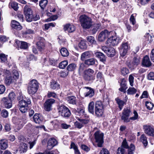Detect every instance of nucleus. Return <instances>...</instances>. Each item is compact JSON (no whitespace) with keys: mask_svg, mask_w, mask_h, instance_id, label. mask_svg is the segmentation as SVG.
Masks as SVG:
<instances>
[{"mask_svg":"<svg viewBox=\"0 0 154 154\" xmlns=\"http://www.w3.org/2000/svg\"><path fill=\"white\" fill-rule=\"evenodd\" d=\"M4 82L7 85H9L18 79L19 74L18 72L16 70H14L12 72L9 70H6L5 72Z\"/></svg>","mask_w":154,"mask_h":154,"instance_id":"nucleus-1","label":"nucleus"},{"mask_svg":"<svg viewBox=\"0 0 154 154\" xmlns=\"http://www.w3.org/2000/svg\"><path fill=\"white\" fill-rule=\"evenodd\" d=\"M79 20L82 27L85 29H89L92 25V19L85 15H81Z\"/></svg>","mask_w":154,"mask_h":154,"instance_id":"nucleus-2","label":"nucleus"},{"mask_svg":"<svg viewBox=\"0 0 154 154\" xmlns=\"http://www.w3.org/2000/svg\"><path fill=\"white\" fill-rule=\"evenodd\" d=\"M31 101L30 99L25 98L19 101V109L22 113H25L29 109L28 105L30 104Z\"/></svg>","mask_w":154,"mask_h":154,"instance_id":"nucleus-3","label":"nucleus"},{"mask_svg":"<svg viewBox=\"0 0 154 154\" xmlns=\"http://www.w3.org/2000/svg\"><path fill=\"white\" fill-rule=\"evenodd\" d=\"M38 87V84L35 80H33L30 82L28 87V91L30 94H33L37 91Z\"/></svg>","mask_w":154,"mask_h":154,"instance_id":"nucleus-4","label":"nucleus"},{"mask_svg":"<svg viewBox=\"0 0 154 154\" xmlns=\"http://www.w3.org/2000/svg\"><path fill=\"white\" fill-rule=\"evenodd\" d=\"M140 58L138 56H135L131 61L128 60L126 65L131 69H133L140 63Z\"/></svg>","mask_w":154,"mask_h":154,"instance_id":"nucleus-5","label":"nucleus"},{"mask_svg":"<svg viewBox=\"0 0 154 154\" xmlns=\"http://www.w3.org/2000/svg\"><path fill=\"white\" fill-rule=\"evenodd\" d=\"M103 106L102 102L100 101L96 102L95 105V112L97 117L102 116L103 113Z\"/></svg>","mask_w":154,"mask_h":154,"instance_id":"nucleus-6","label":"nucleus"},{"mask_svg":"<svg viewBox=\"0 0 154 154\" xmlns=\"http://www.w3.org/2000/svg\"><path fill=\"white\" fill-rule=\"evenodd\" d=\"M58 112L60 115L65 117H69L71 115V112L69 109L63 105H61L58 108Z\"/></svg>","mask_w":154,"mask_h":154,"instance_id":"nucleus-7","label":"nucleus"},{"mask_svg":"<svg viewBox=\"0 0 154 154\" xmlns=\"http://www.w3.org/2000/svg\"><path fill=\"white\" fill-rule=\"evenodd\" d=\"M113 32L109 31L107 29L103 30L98 35V40L100 42L104 41L106 38L110 37L113 34Z\"/></svg>","mask_w":154,"mask_h":154,"instance_id":"nucleus-8","label":"nucleus"},{"mask_svg":"<svg viewBox=\"0 0 154 154\" xmlns=\"http://www.w3.org/2000/svg\"><path fill=\"white\" fill-rule=\"evenodd\" d=\"M94 136L96 141L98 143V146L102 147L103 143V134L99 131H97L94 134Z\"/></svg>","mask_w":154,"mask_h":154,"instance_id":"nucleus-9","label":"nucleus"},{"mask_svg":"<svg viewBox=\"0 0 154 154\" xmlns=\"http://www.w3.org/2000/svg\"><path fill=\"white\" fill-rule=\"evenodd\" d=\"M119 39L116 36H113L112 35L109 38L107 41V43L112 46L117 45L119 43Z\"/></svg>","mask_w":154,"mask_h":154,"instance_id":"nucleus-10","label":"nucleus"},{"mask_svg":"<svg viewBox=\"0 0 154 154\" xmlns=\"http://www.w3.org/2000/svg\"><path fill=\"white\" fill-rule=\"evenodd\" d=\"M55 100L52 99H48L44 103L45 109L48 111L51 110L52 105L54 103Z\"/></svg>","mask_w":154,"mask_h":154,"instance_id":"nucleus-11","label":"nucleus"},{"mask_svg":"<svg viewBox=\"0 0 154 154\" xmlns=\"http://www.w3.org/2000/svg\"><path fill=\"white\" fill-rule=\"evenodd\" d=\"M143 129L146 134L150 136H154V129L152 127L149 125H144Z\"/></svg>","mask_w":154,"mask_h":154,"instance_id":"nucleus-12","label":"nucleus"},{"mask_svg":"<svg viewBox=\"0 0 154 154\" xmlns=\"http://www.w3.org/2000/svg\"><path fill=\"white\" fill-rule=\"evenodd\" d=\"M128 48V43H123L120 47V54L122 56H124L127 54Z\"/></svg>","mask_w":154,"mask_h":154,"instance_id":"nucleus-13","label":"nucleus"},{"mask_svg":"<svg viewBox=\"0 0 154 154\" xmlns=\"http://www.w3.org/2000/svg\"><path fill=\"white\" fill-rule=\"evenodd\" d=\"M1 102V104L4 105L5 108H10L12 106V101L8 100L6 97L2 98Z\"/></svg>","mask_w":154,"mask_h":154,"instance_id":"nucleus-14","label":"nucleus"},{"mask_svg":"<svg viewBox=\"0 0 154 154\" xmlns=\"http://www.w3.org/2000/svg\"><path fill=\"white\" fill-rule=\"evenodd\" d=\"M83 90L86 92L85 94V97H91L94 95V90L89 87H85L83 88Z\"/></svg>","mask_w":154,"mask_h":154,"instance_id":"nucleus-15","label":"nucleus"},{"mask_svg":"<svg viewBox=\"0 0 154 154\" xmlns=\"http://www.w3.org/2000/svg\"><path fill=\"white\" fill-rule=\"evenodd\" d=\"M38 39L39 41L37 42V45L38 50L42 51L45 48V39L42 37L39 38Z\"/></svg>","mask_w":154,"mask_h":154,"instance_id":"nucleus-16","label":"nucleus"},{"mask_svg":"<svg viewBox=\"0 0 154 154\" xmlns=\"http://www.w3.org/2000/svg\"><path fill=\"white\" fill-rule=\"evenodd\" d=\"M57 143V141L54 138L50 139L48 142L47 148L49 149H52Z\"/></svg>","mask_w":154,"mask_h":154,"instance_id":"nucleus-17","label":"nucleus"},{"mask_svg":"<svg viewBox=\"0 0 154 154\" xmlns=\"http://www.w3.org/2000/svg\"><path fill=\"white\" fill-rule=\"evenodd\" d=\"M33 121L37 124H40L42 122L43 120L42 117L39 114H36L33 117Z\"/></svg>","mask_w":154,"mask_h":154,"instance_id":"nucleus-18","label":"nucleus"},{"mask_svg":"<svg viewBox=\"0 0 154 154\" xmlns=\"http://www.w3.org/2000/svg\"><path fill=\"white\" fill-rule=\"evenodd\" d=\"M64 29L65 31H67L69 32H72L75 30V27L72 25L68 24L65 25Z\"/></svg>","mask_w":154,"mask_h":154,"instance_id":"nucleus-19","label":"nucleus"},{"mask_svg":"<svg viewBox=\"0 0 154 154\" xmlns=\"http://www.w3.org/2000/svg\"><path fill=\"white\" fill-rule=\"evenodd\" d=\"M8 146V142L7 139H2L0 140V148L2 149H5Z\"/></svg>","mask_w":154,"mask_h":154,"instance_id":"nucleus-20","label":"nucleus"},{"mask_svg":"<svg viewBox=\"0 0 154 154\" xmlns=\"http://www.w3.org/2000/svg\"><path fill=\"white\" fill-rule=\"evenodd\" d=\"M11 26L13 28L18 30H20L22 28V27L20 23L14 20L12 21L11 22Z\"/></svg>","mask_w":154,"mask_h":154,"instance_id":"nucleus-21","label":"nucleus"},{"mask_svg":"<svg viewBox=\"0 0 154 154\" xmlns=\"http://www.w3.org/2000/svg\"><path fill=\"white\" fill-rule=\"evenodd\" d=\"M92 55V53L91 51H87L83 53L81 56V59L84 60L85 59L88 58Z\"/></svg>","mask_w":154,"mask_h":154,"instance_id":"nucleus-22","label":"nucleus"},{"mask_svg":"<svg viewBox=\"0 0 154 154\" xmlns=\"http://www.w3.org/2000/svg\"><path fill=\"white\" fill-rule=\"evenodd\" d=\"M143 65L146 67H149L151 65V63L149 60V57L146 56L144 57L142 62Z\"/></svg>","mask_w":154,"mask_h":154,"instance_id":"nucleus-23","label":"nucleus"},{"mask_svg":"<svg viewBox=\"0 0 154 154\" xmlns=\"http://www.w3.org/2000/svg\"><path fill=\"white\" fill-rule=\"evenodd\" d=\"M121 87L119 89L120 91L123 92L124 93L126 92V90L127 87L126 86L125 81L124 79H122L121 83Z\"/></svg>","mask_w":154,"mask_h":154,"instance_id":"nucleus-24","label":"nucleus"},{"mask_svg":"<svg viewBox=\"0 0 154 154\" xmlns=\"http://www.w3.org/2000/svg\"><path fill=\"white\" fill-rule=\"evenodd\" d=\"M15 42L18 46H19L20 45V48L26 49L27 48V44L26 42H21L19 40H16Z\"/></svg>","mask_w":154,"mask_h":154,"instance_id":"nucleus-25","label":"nucleus"},{"mask_svg":"<svg viewBox=\"0 0 154 154\" xmlns=\"http://www.w3.org/2000/svg\"><path fill=\"white\" fill-rule=\"evenodd\" d=\"M95 55L96 57L99 58L101 61L103 62L106 60V57L105 55L100 52H97L95 53Z\"/></svg>","mask_w":154,"mask_h":154,"instance_id":"nucleus-26","label":"nucleus"},{"mask_svg":"<svg viewBox=\"0 0 154 154\" xmlns=\"http://www.w3.org/2000/svg\"><path fill=\"white\" fill-rule=\"evenodd\" d=\"M76 97L74 96L67 97L66 98V100L69 103L72 104L76 103Z\"/></svg>","mask_w":154,"mask_h":154,"instance_id":"nucleus-27","label":"nucleus"},{"mask_svg":"<svg viewBox=\"0 0 154 154\" xmlns=\"http://www.w3.org/2000/svg\"><path fill=\"white\" fill-rule=\"evenodd\" d=\"M50 86L52 89H57L59 88V85L56 81L52 80L50 83Z\"/></svg>","mask_w":154,"mask_h":154,"instance_id":"nucleus-28","label":"nucleus"},{"mask_svg":"<svg viewBox=\"0 0 154 154\" xmlns=\"http://www.w3.org/2000/svg\"><path fill=\"white\" fill-rule=\"evenodd\" d=\"M115 100L116 101L117 103L119 105V107L121 110L124 106V104H126L125 102L120 99L118 98H117L115 99Z\"/></svg>","mask_w":154,"mask_h":154,"instance_id":"nucleus-29","label":"nucleus"},{"mask_svg":"<svg viewBox=\"0 0 154 154\" xmlns=\"http://www.w3.org/2000/svg\"><path fill=\"white\" fill-rule=\"evenodd\" d=\"M88 112L92 114L94 113V103L92 101L88 105Z\"/></svg>","mask_w":154,"mask_h":154,"instance_id":"nucleus-30","label":"nucleus"},{"mask_svg":"<svg viewBox=\"0 0 154 154\" xmlns=\"http://www.w3.org/2000/svg\"><path fill=\"white\" fill-rule=\"evenodd\" d=\"M97 60L94 58H91L86 60L85 61V64L88 65H93L95 63V62Z\"/></svg>","mask_w":154,"mask_h":154,"instance_id":"nucleus-31","label":"nucleus"},{"mask_svg":"<svg viewBox=\"0 0 154 154\" xmlns=\"http://www.w3.org/2000/svg\"><path fill=\"white\" fill-rule=\"evenodd\" d=\"M106 54L109 57H113L116 54V51L115 49L113 48H109L108 49Z\"/></svg>","mask_w":154,"mask_h":154,"instance_id":"nucleus-32","label":"nucleus"},{"mask_svg":"<svg viewBox=\"0 0 154 154\" xmlns=\"http://www.w3.org/2000/svg\"><path fill=\"white\" fill-rule=\"evenodd\" d=\"M70 149L73 148L74 150L75 154H81V153L78 149L77 146L73 142H72L70 145Z\"/></svg>","mask_w":154,"mask_h":154,"instance_id":"nucleus-33","label":"nucleus"},{"mask_svg":"<svg viewBox=\"0 0 154 154\" xmlns=\"http://www.w3.org/2000/svg\"><path fill=\"white\" fill-rule=\"evenodd\" d=\"M140 141L144 145V146H146L147 145L148 142L147 140V137L146 136L143 134L140 137Z\"/></svg>","mask_w":154,"mask_h":154,"instance_id":"nucleus-34","label":"nucleus"},{"mask_svg":"<svg viewBox=\"0 0 154 154\" xmlns=\"http://www.w3.org/2000/svg\"><path fill=\"white\" fill-rule=\"evenodd\" d=\"M60 53L62 56L67 57L69 55V53L67 49L64 48H62L60 51Z\"/></svg>","mask_w":154,"mask_h":154,"instance_id":"nucleus-35","label":"nucleus"},{"mask_svg":"<svg viewBox=\"0 0 154 154\" xmlns=\"http://www.w3.org/2000/svg\"><path fill=\"white\" fill-rule=\"evenodd\" d=\"M24 12L25 15H28L29 14H32V10L27 5L25 6L24 8Z\"/></svg>","mask_w":154,"mask_h":154,"instance_id":"nucleus-36","label":"nucleus"},{"mask_svg":"<svg viewBox=\"0 0 154 154\" xmlns=\"http://www.w3.org/2000/svg\"><path fill=\"white\" fill-rule=\"evenodd\" d=\"M135 149V147L134 145L132 143H131L130 145V147L128 149L127 154H134Z\"/></svg>","mask_w":154,"mask_h":154,"instance_id":"nucleus-37","label":"nucleus"},{"mask_svg":"<svg viewBox=\"0 0 154 154\" xmlns=\"http://www.w3.org/2000/svg\"><path fill=\"white\" fill-rule=\"evenodd\" d=\"M84 78L85 80L88 81H92L94 79L93 75H89L85 74H84Z\"/></svg>","mask_w":154,"mask_h":154,"instance_id":"nucleus-38","label":"nucleus"},{"mask_svg":"<svg viewBox=\"0 0 154 154\" xmlns=\"http://www.w3.org/2000/svg\"><path fill=\"white\" fill-rule=\"evenodd\" d=\"M47 3V0H42L40 2L39 5L41 8L43 10L46 7Z\"/></svg>","mask_w":154,"mask_h":154,"instance_id":"nucleus-39","label":"nucleus"},{"mask_svg":"<svg viewBox=\"0 0 154 154\" xmlns=\"http://www.w3.org/2000/svg\"><path fill=\"white\" fill-rule=\"evenodd\" d=\"M87 38L88 41L91 44H95L96 43V42L95 40L94 37L92 36H89Z\"/></svg>","mask_w":154,"mask_h":154,"instance_id":"nucleus-40","label":"nucleus"},{"mask_svg":"<svg viewBox=\"0 0 154 154\" xmlns=\"http://www.w3.org/2000/svg\"><path fill=\"white\" fill-rule=\"evenodd\" d=\"M129 117L128 116L125 115V114L122 113L121 119L124 122H128L130 121V119H129Z\"/></svg>","mask_w":154,"mask_h":154,"instance_id":"nucleus-41","label":"nucleus"},{"mask_svg":"<svg viewBox=\"0 0 154 154\" xmlns=\"http://www.w3.org/2000/svg\"><path fill=\"white\" fill-rule=\"evenodd\" d=\"M79 48L82 49H86L87 48L85 42L83 40H82L79 43Z\"/></svg>","mask_w":154,"mask_h":154,"instance_id":"nucleus-42","label":"nucleus"},{"mask_svg":"<svg viewBox=\"0 0 154 154\" xmlns=\"http://www.w3.org/2000/svg\"><path fill=\"white\" fill-rule=\"evenodd\" d=\"M100 26V23H97L94 25V27L92 30V33L95 34L98 30Z\"/></svg>","mask_w":154,"mask_h":154,"instance_id":"nucleus-43","label":"nucleus"},{"mask_svg":"<svg viewBox=\"0 0 154 154\" xmlns=\"http://www.w3.org/2000/svg\"><path fill=\"white\" fill-rule=\"evenodd\" d=\"M68 61L67 60H64L60 63L59 65V67L61 69L64 68L68 64Z\"/></svg>","mask_w":154,"mask_h":154,"instance_id":"nucleus-44","label":"nucleus"},{"mask_svg":"<svg viewBox=\"0 0 154 154\" xmlns=\"http://www.w3.org/2000/svg\"><path fill=\"white\" fill-rule=\"evenodd\" d=\"M76 67V65L74 63H71L67 67V69L69 71H72L74 70Z\"/></svg>","mask_w":154,"mask_h":154,"instance_id":"nucleus-45","label":"nucleus"},{"mask_svg":"<svg viewBox=\"0 0 154 154\" xmlns=\"http://www.w3.org/2000/svg\"><path fill=\"white\" fill-rule=\"evenodd\" d=\"M9 5L15 11H17L18 9L17 3L16 2H12L10 3Z\"/></svg>","mask_w":154,"mask_h":154,"instance_id":"nucleus-46","label":"nucleus"},{"mask_svg":"<svg viewBox=\"0 0 154 154\" xmlns=\"http://www.w3.org/2000/svg\"><path fill=\"white\" fill-rule=\"evenodd\" d=\"M137 91L134 88H129L127 90V93L129 94H134Z\"/></svg>","mask_w":154,"mask_h":154,"instance_id":"nucleus-47","label":"nucleus"},{"mask_svg":"<svg viewBox=\"0 0 154 154\" xmlns=\"http://www.w3.org/2000/svg\"><path fill=\"white\" fill-rule=\"evenodd\" d=\"M26 20L28 22H31L33 19V16L32 14H29L28 15H25Z\"/></svg>","mask_w":154,"mask_h":154,"instance_id":"nucleus-48","label":"nucleus"},{"mask_svg":"<svg viewBox=\"0 0 154 154\" xmlns=\"http://www.w3.org/2000/svg\"><path fill=\"white\" fill-rule=\"evenodd\" d=\"M121 72L123 75H125L129 73V71L127 68L123 67L121 69Z\"/></svg>","mask_w":154,"mask_h":154,"instance_id":"nucleus-49","label":"nucleus"},{"mask_svg":"<svg viewBox=\"0 0 154 154\" xmlns=\"http://www.w3.org/2000/svg\"><path fill=\"white\" fill-rule=\"evenodd\" d=\"M131 112L130 109L128 108H126L124 109L122 113L129 116Z\"/></svg>","mask_w":154,"mask_h":154,"instance_id":"nucleus-50","label":"nucleus"},{"mask_svg":"<svg viewBox=\"0 0 154 154\" xmlns=\"http://www.w3.org/2000/svg\"><path fill=\"white\" fill-rule=\"evenodd\" d=\"M16 95L13 92H11L9 94L8 97L9 100L12 101L15 98Z\"/></svg>","mask_w":154,"mask_h":154,"instance_id":"nucleus-51","label":"nucleus"},{"mask_svg":"<svg viewBox=\"0 0 154 154\" xmlns=\"http://www.w3.org/2000/svg\"><path fill=\"white\" fill-rule=\"evenodd\" d=\"M146 106L147 108L149 110H152L154 106V104L150 102H146Z\"/></svg>","mask_w":154,"mask_h":154,"instance_id":"nucleus-52","label":"nucleus"},{"mask_svg":"<svg viewBox=\"0 0 154 154\" xmlns=\"http://www.w3.org/2000/svg\"><path fill=\"white\" fill-rule=\"evenodd\" d=\"M125 150L122 147H119L117 150V154H124L125 152Z\"/></svg>","mask_w":154,"mask_h":154,"instance_id":"nucleus-53","label":"nucleus"},{"mask_svg":"<svg viewBox=\"0 0 154 154\" xmlns=\"http://www.w3.org/2000/svg\"><path fill=\"white\" fill-rule=\"evenodd\" d=\"M7 55H6L4 54H0V59L2 62H5L7 60Z\"/></svg>","mask_w":154,"mask_h":154,"instance_id":"nucleus-54","label":"nucleus"},{"mask_svg":"<svg viewBox=\"0 0 154 154\" xmlns=\"http://www.w3.org/2000/svg\"><path fill=\"white\" fill-rule=\"evenodd\" d=\"M94 73V70L91 69H88L85 70L84 72V74L89 75H93V74Z\"/></svg>","mask_w":154,"mask_h":154,"instance_id":"nucleus-55","label":"nucleus"},{"mask_svg":"<svg viewBox=\"0 0 154 154\" xmlns=\"http://www.w3.org/2000/svg\"><path fill=\"white\" fill-rule=\"evenodd\" d=\"M121 147H122L123 148H125L128 149L130 146H129L128 145L126 139H125L123 140V142H122V146Z\"/></svg>","mask_w":154,"mask_h":154,"instance_id":"nucleus-56","label":"nucleus"},{"mask_svg":"<svg viewBox=\"0 0 154 154\" xmlns=\"http://www.w3.org/2000/svg\"><path fill=\"white\" fill-rule=\"evenodd\" d=\"M74 111H75V112L76 114L77 113L81 114H84L85 111L84 109L81 108H78L76 110H74Z\"/></svg>","mask_w":154,"mask_h":154,"instance_id":"nucleus-57","label":"nucleus"},{"mask_svg":"<svg viewBox=\"0 0 154 154\" xmlns=\"http://www.w3.org/2000/svg\"><path fill=\"white\" fill-rule=\"evenodd\" d=\"M68 72L67 71H61L59 73V75L62 77H65L68 75Z\"/></svg>","mask_w":154,"mask_h":154,"instance_id":"nucleus-58","label":"nucleus"},{"mask_svg":"<svg viewBox=\"0 0 154 154\" xmlns=\"http://www.w3.org/2000/svg\"><path fill=\"white\" fill-rule=\"evenodd\" d=\"M54 27L55 25L53 23H50L47 24H45L44 25L45 30H46L50 27V26Z\"/></svg>","mask_w":154,"mask_h":154,"instance_id":"nucleus-59","label":"nucleus"},{"mask_svg":"<svg viewBox=\"0 0 154 154\" xmlns=\"http://www.w3.org/2000/svg\"><path fill=\"white\" fill-rule=\"evenodd\" d=\"M1 114L3 117L6 118L8 116V113L6 109H3L2 110Z\"/></svg>","mask_w":154,"mask_h":154,"instance_id":"nucleus-60","label":"nucleus"},{"mask_svg":"<svg viewBox=\"0 0 154 154\" xmlns=\"http://www.w3.org/2000/svg\"><path fill=\"white\" fill-rule=\"evenodd\" d=\"M53 123V124H54V127L55 129H57L58 128L59 126V122L56 120H54L51 122V123Z\"/></svg>","mask_w":154,"mask_h":154,"instance_id":"nucleus-61","label":"nucleus"},{"mask_svg":"<svg viewBox=\"0 0 154 154\" xmlns=\"http://www.w3.org/2000/svg\"><path fill=\"white\" fill-rule=\"evenodd\" d=\"M134 116L131 117L129 119L132 120H135L137 119L138 117V115L136 111H134Z\"/></svg>","mask_w":154,"mask_h":154,"instance_id":"nucleus-62","label":"nucleus"},{"mask_svg":"<svg viewBox=\"0 0 154 154\" xmlns=\"http://www.w3.org/2000/svg\"><path fill=\"white\" fill-rule=\"evenodd\" d=\"M148 79L149 80H154V72H150L148 75Z\"/></svg>","mask_w":154,"mask_h":154,"instance_id":"nucleus-63","label":"nucleus"},{"mask_svg":"<svg viewBox=\"0 0 154 154\" xmlns=\"http://www.w3.org/2000/svg\"><path fill=\"white\" fill-rule=\"evenodd\" d=\"M100 154H109V152L107 149L103 148L100 151Z\"/></svg>","mask_w":154,"mask_h":154,"instance_id":"nucleus-64","label":"nucleus"}]
</instances>
